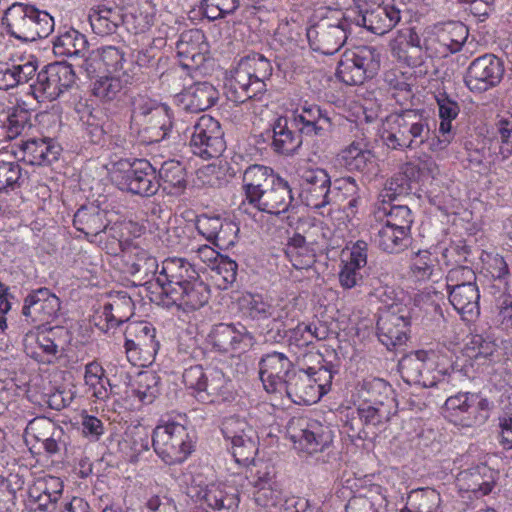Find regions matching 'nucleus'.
Segmentation results:
<instances>
[{"instance_id":"29","label":"nucleus","mask_w":512,"mask_h":512,"mask_svg":"<svg viewBox=\"0 0 512 512\" xmlns=\"http://www.w3.org/2000/svg\"><path fill=\"white\" fill-rule=\"evenodd\" d=\"M284 395L298 405H311L320 400L319 386L311 380V375L296 369L290 373L283 388L276 393L279 398Z\"/></svg>"},{"instance_id":"47","label":"nucleus","mask_w":512,"mask_h":512,"mask_svg":"<svg viewBox=\"0 0 512 512\" xmlns=\"http://www.w3.org/2000/svg\"><path fill=\"white\" fill-rule=\"evenodd\" d=\"M373 153L360 142H352L339 154V160L349 171L365 172L373 164Z\"/></svg>"},{"instance_id":"3","label":"nucleus","mask_w":512,"mask_h":512,"mask_svg":"<svg viewBox=\"0 0 512 512\" xmlns=\"http://www.w3.org/2000/svg\"><path fill=\"white\" fill-rule=\"evenodd\" d=\"M272 71L270 61L261 54L242 57L226 84L228 99L238 104L260 100L267 91L266 81L270 79Z\"/></svg>"},{"instance_id":"23","label":"nucleus","mask_w":512,"mask_h":512,"mask_svg":"<svg viewBox=\"0 0 512 512\" xmlns=\"http://www.w3.org/2000/svg\"><path fill=\"white\" fill-rule=\"evenodd\" d=\"M61 309L60 299L48 288L42 287L29 293L22 308L25 321L42 326L55 320Z\"/></svg>"},{"instance_id":"34","label":"nucleus","mask_w":512,"mask_h":512,"mask_svg":"<svg viewBox=\"0 0 512 512\" xmlns=\"http://www.w3.org/2000/svg\"><path fill=\"white\" fill-rule=\"evenodd\" d=\"M436 101L439 109V117L441 119L439 133L442 137L432 138L429 145L432 150H442L445 149L452 140V120L458 116L460 107L459 104L446 93H440L436 97Z\"/></svg>"},{"instance_id":"15","label":"nucleus","mask_w":512,"mask_h":512,"mask_svg":"<svg viewBox=\"0 0 512 512\" xmlns=\"http://www.w3.org/2000/svg\"><path fill=\"white\" fill-rule=\"evenodd\" d=\"M238 304L243 315L253 321L272 319L273 326L266 331L267 340L278 342L286 336L284 319L287 314L284 309L278 310L271 299L258 293H245L239 298Z\"/></svg>"},{"instance_id":"38","label":"nucleus","mask_w":512,"mask_h":512,"mask_svg":"<svg viewBox=\"0 0 512 512\" xmlns=\"http://www.w3.org/2000/svg\"><path fill=\"white\" fill-rule=\"evenodd\" d=\"M448 298L464 320H473L480 314V293L477 284L448 290Z\"/></svg>"},{"instance_id":"16","label":"nucleus","mask_w":512,"mask_h":512,"mask_svg":"<svg viewBox=\"0 0 512 512\" xmlns=\"http://www.w3.org/2000/svg\"><path fill=\"white\" fill-rule=\"evenodd\" d=\"M468 28L461 22L453 21L426 31L424 48L429 58H443L461 50L468 37Z\"/></svg>"},{"instance_id":"4","label":"nucleus","mask_w":512,"mask_h":512,"mask_svg":"<svg viewBox=\"0 0 512 512\" xmlns=\"http://www.w3.org/2000/svg\"><path fill=\"white\" fill-rule=\"evenodd\" d=\"M383 133L385 145L394 150H415L429 141L431 129L423 110L406 109L387 118Z\"/></svg>"},{"instance_id":"35","label":"nucleus","mask_w":512,"mask_h":512,"mask_svg":"<svg viewBox=\"0 0 512 512\" xmlns=\"http://www.w3.org/2000/svg\"><path fill=\"white\" fill-rule=\"evenodd\" d=\"M278 176L272 168L264 165L254 164L247 167L242 181L248 203L252 205Z\"/></svg>"},{"instance_id":"40","label":"nucleus","mask_w":512,"mask_h":512,"mask_svg":"<svg viewBox=\"0 0 512 512\" xmlns=\"http://www.w3.org/2000/svg\"><path fill=\"white\" fill-rule=\"evenodd\" d=\"M201 499L214 510L234 512L239 505V491L227 484H210L201 492Z\"/></svg>"},{"instance_id":"58","label":"nucleus","mask_w":512,"mask_h":512,"mask_svg":"<svg viewBox=\"0 0 512 512\" xmlns=\"http://www.w3.org/2000/svg\"><path fill=\"white\" fill-rule=\"evenodd\" d=\"M379 491L380 487L377 486ZM346 512H386L385 496L377 492L374 497L356 496L349 500L346 505Z\"/></svg>"},{"instance_id":"36","label":"nucleus","mask_w":512,"mask_h":512,"mask_svg":"<svg viewBox=\"0 0 512 512\" xmlns=\"http://www.w3.org/2000/svg\"><path fill=\"white\" fill-rule=\"evenodd\" d=\"M271 133V147L278 154L292 155L302 145L303 133L293 130L287 117H278L272 124Z\"/></svg>"},{"instance_id":"13","label":"nucleus","mask_w":512,"mask_h":512,"mask_svg":"<svg viewBox=\"0 0 512 512\" xmlns=\"http://www.w3.org/2000/svg\"><path fill=\"white\" fill-rule=\"evenodd\" d=\"M207 46L205 35L201 30L190 29L182 32L176 43L180 66L163 73L162 78L165 81L173 82L186 80V76H189V70L197 69L205 60L204 53Z\"/></svg>"},{"instance_id":"8","label":"nucleus","mask_w":512,"mask_h":512,"mask_svg":"<svg viewBox=\"0 0 512 512\" xmlns=\"http://www.w3.org/2000/svg\"><path fill=\"white\" fill-rule=\"evenodd\" d=\"M438 366L436 354L424 350L405 355L398 364L401 377L406 383L425 388L444 386L450 382L448 370L438 369Z\"/></svg>"},{"instance_id":"59","label":"nucleus","mask_w":512,"mask_h":512,"mask_svg":"<svg viewBox=\"0 0 512 512\" xmlns=\"http://www.w3.org/2000/svg\"><path fill=\"white\" fill-rule=\"evenodd\" d=\"M231 453L236 463L249 466L258 453V436H248L231 444Z\"/></svg>"},{"instance_id":"21","label":"nucleus","mask_w":512,"mask_h":512,"mask_svg":"<svg viewBox=\"0 0 512 512\" xmlns=\"http://www.w3.org/2000/svg\"><path fill=\"white\" fill-rule=\"evenodd\" d=\"M410 327V313L405 306H392L380 312L377 320L379 341L391 350L406 343Z\"/></svg>"},{"instance_id":"14","label":"nucleus","mask_w":512,"mask_h":512,"mask_svg":"<svg viewBox=\"0 0 512 512\" xmlns=\"http://www.w3.org/2000/svg\"><path fill=\"white\" fill-rule=\"evenodd\" d=\"M35 75L30 94L38 102L57 99L74 85L76 78L72 66L63 62L51 63Z\"/></svg>"},{"instance_id":"60","label":"nucleus","mask_w":512,"mask_h":512,"mask_svg":"<svg viewBox=\"0 0 512 512\" xmlns=\"http://www.w3.org/2000/svg\"><path fill=\"white\" fill-rule=\"evenodd\" d=\"M437 259L429 250H419L411 259L410 270L419 281L428 280L436 266Z\"/></svg>"},{"instance_id":"7","label":"nucleus","mask_w":512,"mask_h":512,"mask_svg":"<svg viewBox=\"0 0 512 512\" xmlns=\"http://www.w3.org/2000/svg\"><path fill=\"white\" fill-rule=\"evenodd\" d=\"M132 122L138 127L141 141L158 143L169 137L172 121L167 105L147 97L138 96L133 102Z\"/></svg>"},{"instance_id":"2","label":"nucleus","mask_w":512,"mask_h":512,"mask_svg":"<svg viewBox=\"0 0 512 512\" xmlns=\"http://www.w3.org/2000/svg\"><path fill=\"white\" fill-rule=\"evenodd\" d=\"M299 185L301 201L316 210L335 205L348 208L355 214L361 200L359 187L354 178L337 179L332 186L331 177L323 168L303 170Z\"/></svg>"},{"instance_id":"20","label":"nucleus","mask_w":512,"mask_h":512,"mask_svg":"<svg viewBox=\"0 0 512 512\" xmlns=\"http://www.w3.org/2000/svg\"><path fill=\"white\" fill-rule=\"evenodd\" d=\"M350 33L347 13L337 23L322 20L307 29V39L312 50L324 55H332L344 45Z\"/></svg>"},{"instance_id":"26","label":"nucleus","mask_w":512,"mask_h":512,"mask_svg":"<svg viewBox=\"0 0 512 512\" xmlns=\"http://www.w3.org/2000/svg\"><path fill=\"white\" fill-rule=\"evenodd\" d=\"M14 155L29 165H50L58 160L61 147L51 138H30L15 145Z\"/></svg>"},{"instance_id":"54","label":"nucleus","mask_w":512,"mask_h":512,"mask_svg":"<svg viewBox=\"0 0 512 512\" xmlns=\"http://www.w3.org/2000/svg\"><path fill=\"white\" fill-rule=\"evenodd\" d=\"M372 277L367 269H358L345 263L338 274L339 283L343 289L358 288L361 293L365 292Z\"/></svg>"},{"instance_id":"22","label":"nucleus","mask_w":512,"mask_h":512,"mask_svg":"<svg viewBox=\"0 0 512 512\" xmlns=\"http://www.w3.org/2000/svg\"><path fill=\"white\" fill-rule=\"evenodd\" d=\"M125 351L128 361L134 365L144 362L156 354L159 343L155 339V328L147 322H132L125 330Z\"/></svg>"},{"instance_id":"25","label":"nucleus","mask_w":512,"mask_h":512,"mask_svg":"<svg viewBox=\"0 0 512 512\" xmlns=\"http://www.w3.org/2000/svg\"><path fill=\"white\" fill-rule=\"evenodd\" d=\"M210 298V288L199 274L177 289H170L169 295L161 298L160 304L169 308L177 306L184 311L197 310L206 305Z\"/></svg>"},{"instance_id":"30","label":"nucleus","mask_w":512,"mask_h":512,"mask_svg":"<svg viewBox=\"0 0 512 512\" xmlns=\"http://www.w3.org/2000/svg\"><path fill=\"white\" fill-rule=\"evenodd\" d=\"M292 201V189L288 181L278 176L252 206L265 213L280 214L288 211Z\"/></svg>"},{"instance_id":"27","label":"nucleus","mask_w":512,"mask_h":512,"mask_svg":"<svg viewBox=\"0 0 512 512\" xmlns=\"http://www.w3.org/2000/svg\"><path fill=\"white\" fill-rule=\"evenodd\" d=\"M198 272L194 266L184 258L172 257L162 262L156 283L160 287V299L169 295L170 289H177L189 280L194 279Z\"/></svg>"},{"instance_id":"56","label":"nucleus","mask_w":512,"mask_h":512,"mask_svg":"<svg viewBox=\"0 0 512 512\" xmlns=\"http://www.w3.org/2000/svg\"><path fill=\"white\" fill-rule=\"evenodd\" d=\"M414 512H436L440 506V494L433 488L414 490L409 494Z\"/></svg>"},{"instance_id":"37","label":"nucleus","mask_w":512,"mask_h":512,"mask_svg":"<svg viewBox=\"0 0 512 512\" xmlns=\"http://www.w3.org/2000/svg\"><path fill=\"white\" fill-rule=\"evenodd\" d=\"M73 225L86 237H96L109 225L107 212L94 204L81 206L74 215Z\"/></svg>"},{"instance_id":"49","label":"nucleus","mask_w":512,"mask_h":512,"mask_svg":"<svg viewBox=\"0 0 512 512\" xmlns=\"http://www.w3.org/2000/svg\"><path fill=\"white\" fill-rule=\"evenodd\" d=\"M84 380L95 398L105 400L109 397L107 385L110 386V382L105 377V370L99 363L93 361L85 366Z\"/></svg>"},{"instance_id":"10","label":"nucleus","mask_w":512,"mask_h":512,"mask_svg":"<svg viewBox=\"0 0 512 512\" xmlns=\"http://www.w3.org/2000/svg\"><path fill=\"white\" fill-rule=\"evenodd\" d=\"M442 409L449 422L468 428L487 421L492 403L477 393L460 392L448 397Z\"/></svg>"},{"instance_id":"53","label":"nucleus","mask_w":512,"mask_h":512,"mask_svg":"<svg viewBox=\"0 0 512 512\" xmlns=\"http://www.w3.org/2000/svg\"><path fill=\"white\" fill-rule=\"evenodd\" d=\"M124 80L120 76L102 77L93 85V95L102 101H112L117 99L123 92L128 83L129 75L123 73Z\"/></svg>"},{"instance_id":"31","label":"nucleus","mask_w":512,"mask_h":512,"mask_svg":"<svg viewBox=\"0 0 512 512\" xmlns=\"http://www.w3.org/2000/svg\"><path fill=\"white\" fill-rule=\"evenodd\" d=\"M292 125L305 135L325 136L332 129L331 119L317 105L305 103L301 112L298 110L293 117Z\"/></svg>"},{"instance_id":"61","label":"nucleus","mask_w":512,"mask_h":512,"mask_svg":"<svg viewBox=\"0 0 512 512\" xmlns=\"http://www.w3.org/2000/svg\"><path fill=\"white\" fill-rule=\"evenodd\" d=\"M238 7L239 0H202L201 2L204 16L211 21L234 13Z\"/></svg>"},{"instance_id":"12","label":"nucleus","mask_w":512,"mask_h":512,"mask_svg":"<svg viewBox=\"0 0 512 512\" xmlns=\"http://www.w3.org/2000/svg\"><path fill=\"white\" fill-rule=\"evenodd\" d=\"M152 445L157 455L168 465L184 462L193 450L186 427L177 422L158 425L153 431Z\"/></svg>"},{"instance_id":"46","label":"nucleus","mask_w":512,"mask_h":512,"mask_svg":"<svg viewBox=\"0 0 512 512\" xmlns=\"http://www.w3.org/2000/svg\"><path fill=\"white\" fill-rule=\"evenodd\" d=\"M228 386L229 381L222 370L216 367L208 368L205 383L199 398L202 401L208 402L228 400L231 397Z\"/></svg>"},{"instance_id":"11","label":"nucleus","mask_w":512,"mask_h":512,"mask_svg":"<svg viewBox=\"0 0 512 512\" xmlns=\"http://www.w3.org/2000/svg\"><path fill=\"white\" fill-rule=\"evenodd\" d=\"M392 2L369 4V0H355V7L346 12L347 19L356 26L383 35L392 30L401 19L400 10Z\"/></svg>"},{"instance_id":"48","label":"nucleus","mask_w":512,"mask_h":512,"mask_svg":"<svg viewBox=\"0 0 512 512\" xmlns=\"http://www.w3.org/2000/svg\"><path fill=\"white\" fill-rule=\"evenodd\" d=\"M409 234L404 230L386 224L377 229L374 236L375 244L384 252L399 253L408 246Z\"/></svg>"},{"instance_id":"24","label":"nucleus","mask_w":512,"mask_h":512,"mask_svg":"<svg viewBox=\"0 0 512 512\" xmlns=\"http://www.w3.org/2000/svg\"><path fill=\"white\" fill-rule=\"evenodd\" d=\"M259 377L265 391L276 395L295 369L294 363L282 352L264 354L258 363Z\"/></svg>"},{"instance_id":"57","label":"nucleus","mask_w":512,"mask_h":512,"mask_svg":"<svg viewBox=\"0 0 512 512\" xmlns=\"http://www.w3.org/2000/svg\"><path fill=\"white\" fill-rule=\"evenodd\" d=\"M158 266V261L154 256L145 250H138L134 255L129 272L140 280H148L156 275Z\"/></svg>"},{"instance_id":"51","label":"nucleus","mask_w":512,"mask_h":512,"mask_svg":"<svg viewBox=\"0 0 512 512\" xmlns=\"http://www.w3.org/2000/svg\"><path fill=\"white\" fill-rule=\"evenodd\" d=\"M32 113L21 106L14 107L7 115L3 128L6 130V137L17 138L27 133L33 126L31 122Z\"/></svg>"},{"instance_id":"9","label":"nucleus","mask_w":512,"mask_h":512,"mask_svg":"<svg viewBox=\"0 0 512 512\" xmlns=\"http://www.w3.org/2000/svg\"><path fill=\"white\" fill-rule=\"evenodd\" d=\"M380 63L381 55L376 47L356 46L341 55L336 74L347 85H361L377 75Z\"/></svg>"},{"instance_id":"43","label":"nucleus","mask_w":512,"mask_h":512,"mask_svg":"<svg viewBox=\"0 0 512 512\" xmlns=\"http://www.w3.org/2000/svg\"><path fill=\"white\" fill-rule=\"evenodd\" d=\"M134 314V303L125 291H118L110 296L104 305L103 315L108 326L116 327L128 321Z\"/></svg>"},{"instance_id":"63","label":"nucleus","mask_w":512,"mask_h":512,"mask_svg":"<svg viewBox=\"0 0 512 512\" xmlns=\"http://www.w3.org/2000/svg\"><path fill=\"white\" fill-rule=\"evenodd\" d=\"M494 351V342L485 339L479 334L471 335L464 347L465 355L474 360L486 359L491 356Z\"/></svg>"},{"instance_id":"41","label":"nucleus","mask_w":512,"mask_h":512,"mask_svg":"<svg viewBox=\"0 0 512 512\" xmlns=\"http://www.w3.org/2000/svg\"><path fill=\"white\" fill-rule=\"evenodd\" d=\"M88 19L93 32L100 36H107L116 32L123 23V15L117 7L98 5L90 9Z\"/></svg>"},{"instance_id":"45","label":"nucleus","mask_w":512,"mask_h":512,"mask_svg":"<svg viewBox=\"0 0 512 512\" xmlns=\"http://www.w3.org/2000/svg\"><path fill=\"white\" fill-rule=\"evenodd\" d=\"M163 190L170 195L181 194L187 185L185 167L176 160L165 161L157 172Z\"/></svg>"},{"instance_id":"64","label":"nucleus","mask_w":512,"mask_h":512,"mask_svg":"<svg viewBox=\"0 0 512 512\" xmlns=\"http://www.w3.org/2000/svg\"><path fill=\"white\" fill-rule=\"evenodd\" d=\"M61 427L46 417H37L30 421L26 427V433L38 442H44L58 433Z\"/></svg>"},{"instance_id":"18","label":"nucleus","mask_w":512,"mask_h":512,"mask_svg":"<svg viewBox=\"0 0 512 512\" xmlns=\"http://www.w3.org/2000/svg\"><path fill=\"white\" fill-rule=\"evenodd\" d=\"M504 71L503 61L494 54L487 53L469 64L464 83L471 92L483 93L501 82Z\"/></svg>"},{"instance_id":"33","label":"nucleus","mask_w":512,"mask_h":512,"mask_svg":"<svg viewBox=\"0 0 512 512\" xmlns=\"http://www.w3.org/2000/svg\"><path fill=\"white\" fill-rule=\"evenodd\" d=\"M495 476L493 469L486 464H479L461 472L458 481L462 489L480 497L492 491L496 481Z\"/></svg>"},{"instance_id":"62","label":"nucleus","mask_w":512,"mask_h":512,"mask_svg":"<svg viewBox=\"0 0 512 512\" xmlns=\"http://www.w3.org/2000/svg\"><path fill=\"white\" fill-rule=\"evenodd\" d=\"M364 294L369 297H374L379 302L383 303L386 309L392 306H402L395 303L396 292L393 287L383 284L379 277L373 276Z\"/></svg>"},{"instance_id":"6","label":"nucleus","mask_w":512,"mask_h":512,"mask_svg":"<svg viewBox=\"0 0 512 512\" xmlns=\"http://www.w3.org/2000/svg\"><path fill=\"white\" fill-rule=\"evenodd\" d=\"M110 174L121 190L141 197L155 195L161 186L156 168L146 159H120L112 164Z\"/></svg>"},{"instance_id":"55","label":"nucleus","mask_w":512,"mask_h":512,"mask_svg":"<svg viewBox=\"0 0 512 512\" xmlns=\"http://www.w3.org/2000/svg\"><path fill=\"white\" fill-rule=\"evenodd\" d=\"M221 431L224 438L230 443L238 442L248 436H255L256 431L247 421L239 416L233 415L224 418L221 425Z\"/></svg>"},{"instance_id":"42","label":"nucleus","mask_w":512,"mask_h":512,"mask_svg":"<svg viewBox=\"0 0 512 512\" xmlns=\"http://www.w3.org/2000/svg\"><path fill=\"white\" fill-rule=\"evenodd\" d=\"M216 100L217 91L208 82L197 83L181 94V102L184 105V109L192 113L209 109L215 104Z\"/></svg>"},{"instance_id":"28","label":"nucleus","mask_w":512,"mask_h":512,"mask_svg":"<svg viewBox=\"0 0 512 512\" xmlns=\"http://www.w3.org/2000/svg\"><path fill=\"white\" fill-rule=\"evenodd\" d=\"M391 46L393 55L411 67L421 66L428 57L424 48V36L421 37L414 28L398 31Z\"/></svg>"},{"instance_id":"1","label":"nucleus","mask_w":512,"mask_h":512,"mask_svg":"<svg viewBox=\"0 0 512 512\" xmlns=\"http://www.w3.org/2000/svg\"><path fill=\"white\" fill-rule=\"evenodd\" d=\"M392 386L381 378H367L356 386V409L346 415L352 436L367 439L385 428L396 412Z\"/></svg>"},{"instance_id":"52","label":"nucleus","mask_w":512,"mask_h":512,"mask_svg":"<svg viewBox=\"0 0 512 512\" xmlns=\"http://www.w3.org/2000/svg\"><path fill=\"white\" fill-rule=\"evenodd\" d=\"M160 392V377L152 371H143L137 375L134 393L144 404H151Z\"/></svg>"},{"instance_id":"17","label":"nucleus","mask_w":512,"mask_h":512,"mask_svg":"<svg viewBox=\"0 0 512 512\" xmlns=\"http://www.w3.org/2000/svg\"><path fill=\"white\" fill-rule=\"evenodd\" d=\"M223 136L220 123L210 115H202L193 126L192 152L203 159L219 157L226 148Z\"/></svg>"},{"instance_id":"39","label":"nucleus","mask_w":512,"mask_h":512,"mask_svg":"<svg viewBox=\"0 0 512 512\" xmlns=\"http://www.w3.org/2000/svg\"><path fill=\"white\" fill-rule=\"evenodd\" d=\"M37 71L34 61L0 62V90L7 91L31 80Z\"/></svg>"},{"instance_id":"5","label":"nucleus","mask_w":512,"mask_h":512,"mask_svg":"<svg viewBox=\"0 0 512 512\" xmlns=\"http://www.w3.org/2000/svg\"><path fill=\"white\" fill-rule=\"evenodd\" d=\"M3 24L11 37L22 42L46 38L54 30V19L48 12L19 2L7 8Z\"/></svg>"},{"instance_id":"19","label":"nucleus","mask_w":512,"mask_h":512,"mask_svg":"<svg viewBox=\"0 0 512 512\" xmlns=\"http://www.w3.org/2000/svg\"><path fill=\"white\" fill-rule=\"evenodd\" d=\"M287 433L300 449L309 454L321 452L332 443V433L327 427L303 417L291 419Z\"/></svg>"},{"instance_id":"44","label":"nucleus","mask_w":512,"mask_h":512,"mask_svg":"<svg viewBox=\"0 0 512 512\" xmlns=\"http://www.w3.org/2000/svg\"><path fill=\"white\" fill-rule=\"evenodd\" d=\"M53 52L57 56L85 58L88 53V41L79 31L69 29L54 40Z\"/></svg>"},{"instance_id":"32","label":"nucleus","mask_w":512,"mask_h":512,"mask_svg":"<svg viewBox=\"0 0 512 512\" xmlns=\"http://www.w3.org/2000/svg\"><path fill=\"white\" fill-rule=\"evenodd\" d=\"M208 337L213 348L222 353L238 350L241 343L253 339L244 326L240 330L234 324L226 323L215 325Z\"/></svg>"},{"instance_id":"50","label":"nucleus","mask_w":512,"mask_h":512,"mask_svg":"<svg viewBox=\"0 0 512 512\" xmlns=\"http://www.w3.org/2000/svg\"><path fill=\"white\" fill-rule=\"evenodd\" d=\"M381 215L386 217L385 224L404 230L405 233H410L411 224L413 223L412 212L407 205H383L377 211V217L381 218Z\"/></svg>"}]
</instances>
